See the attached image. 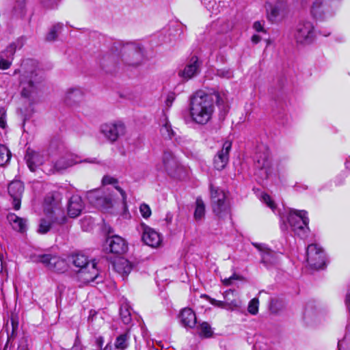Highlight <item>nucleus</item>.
Segmentation results:
<instances>
[{"mask_svg":"<svg viewBox=\"0 0 350 350\" xmlns=\"http://www.w3.org/2000/svg\"><path fill=\"white\" fill-rule=\"evenodd\" d=\"M260 37L258 35H254L252 37V41L255 43V44H257L258 42H260Z\"/></svg>","mask_w":350,"mask_h":350,"instance_id":"55","label":"nucleus"},{"mask_svg":"<svg viewBox=\"0 0 350 350\" xmlns=\"http://www.w3.org/2000/svg\"><path fill=\"white\" fill-rule=\"evenodd\" d=\"M11 323H12V334H10V336H9V338L15 336L16 332L18 329V321L14 317L11 318Z\"/></svg>","mask_w":350,"mask_h":350,"instance_id":"52","label":"nucleus"},{"mask_svg":"<svg viewBox=\"0 0 350 350\" xmlns=\"http://www.w3.org/2000/svg\"><path fill=\"white\" fill-rule=\"evenodd\" d=\"M267 10L268 19L271 22H274L280 14V8L278 5H272L269 4L267 6Z\"/></svg>","mask_w":350,"mask_h":350,"instance_id":"39","label":"nucleus"},{"mask_svg":"<svg viewBox=\"0 0 350 350\" xmlns=\"http://www.w3.org/2000/svg\"><path fill=\"white\" fill-rule=\"evenodd\" d=\"M25 38L21 37L10 44L0 53V69L5 70L10 68L14 59L16 49H21L25 43Z\"/></svg>","mask_w":350,"mask_h":350,"instance_id":"11","label":"nucleus"},{"mask_svg":"<svg viewBox=\"0 0 350 350\" xmlns=\"http://www.w3.org/2000/svg\"><path fill=\"white\" fill-rule=\"evenodd\" d=\"M63 196L60 191H55L48 193L44 200L43 208L46 215L64 216L62 211Z\"/></svg>","mask_w":350,"mask_h":350,"instance_id":"7","label":"nucleus"},{"mask_svg":"<svg viewBox=\"0 0 350 350\" xmlns=\"http://www.w3.org/2000/svg\"><path fill=\"white\" fill-rule=\"evenodd\" d=\"M120 315L124 324H129L131 322V312L127 306H122L120 307Z\"/></svg>","mask_w":350,"mask_h":350,"instance_id":"43","label":"nucleus"},{"mask_svg":"<svg viewBox=\"0 0 350 350\" xmlns=\"http://www.w3.org/2000/svg\"><path fill=\"white\" fill-rule=\"evenodd\" d=\"M176 98V94L174 92H170L167 94L165 103L167 107H170Z\"/></svg>","mask_w":350,"mask_h":350,"instance_id":"50","label":"nucleus"},{"mask_svg":"<svg viewBox=\"0 0 350 350\" xmlns=\"http://www.w3.org/2000/svg\"><path fill=\"white\" fill-rule=\"evenodd\" d=\"M103 185H111L114 189L118 191L122 197V209L124 212L127 211L126 194L125 191L119 186L118 180L112 176H103L102 179Z\"/></svg>","mask_w":350,"mask_h":350,"instance_id":"27","label":"nucleus"},{"mask_svg":"<svg viewBox=\"0 0 350 350\" xmlns=\"http://www.w3.org/2000/svg\"><path fill=\"white\" fill-rule=\"evenodd\" d=\"M253 245L260 252L262 263L268 266L276 262V253L268 248L265 244L256 243H253Z\"/></svg>","mask_w":350,"mask_h":350,"instance_id":"24","label":"nucleus"},{"mask_svg":"<svg viewBox=\"0 0 350 350\" xmlns=\"http://www.w3.org/2000/svg\"><path fill=\"white\" fill-rule=\"evenodd\" d=\"M160 131L163 137L165 138L172 139L174 135V132L167 118L164 119V122L161 126Z\"/></svg>","mask_w":350,"mask_h":350,"instance_id":"38","label":"nucleus"},{"mask_svg":"<svg viewBox=\"0 0 350 350\" xmlns=\"http://www.w3.org/2000/svg\"><path fill=\"white\" fill-rule=\"evenodd\" d=\"M101 350H111V346L107 345L104 349Z\"/></svg>","mask_w":350,"mask_h":350,"instance_id":"59","label":"nucleus"},{"mask_svg":"<svg viewBox=\"0 0 350 350\" xmlns=\"http://www.w3.org/2000/svg\"><path fill=\"white\" fill-rule=\"evenodd\" d=\"M90 202L103 211L108 212L116 205L113 194L104 195L100 191H92L88 194Z\"/></svg>","mask_w":350,"mask_h":350,"instance_id":"10","label":"nucleus"},{"mask_svg":"<svg viewBox=\"0 0 350 350\" xmlns=\"http://www.w3.org/2000/svg\"><path fill=\"white\" fill-rule=\"evenodd\" d=\"M340 343H338V349H339V350H340Z\"/></svg>","mask_w":350,"mask_h":350,"instance_id":"62","label":"nucleus"},{"mask_svg":"<svg viewBox=\"0 0 350 350\" xmlns=\"http://www.w3.org/2000/svg\"><path fill=\"white\" fill-rule=\"evenodd\" d=\"M234 279V277H230L229 278H226L224 280V284L226 285H230L231 284V280Z\"/></svg>","mask_w":350,"mask_h":350,"instance_id":"57","label":"nucleus"},{"mask_svg":"<svg viewBox=\"0 0 350 350\" xmlns=\"http://www.w3.org/2000/svg\"><path fill=\"white\" fill-rule=\"evenodd\" d=\"M11 153L6 146L0 145V166L6 164L10 159Z\"/></svg>","mask_w":350,"mask_h":350,"instance_id":"42","label":"nucleus"},{"mask_svg":"<svg viewBox=\"0 0 350 350\" xmlns=\"http://www.w3.org/2000/svg\"><path fill=\"white\" fill-rule=\"evenodd\" d=\"M329 34V33H328L327 34H324V36H327Z\"/></svg>","mask_w":350,"mask_h":350,"instance_id":"63","label":"nucleus"},{"mask_svg":"<svg viewBox=\"0 0 350 350\" xmlns=\"http://www.w3.org/2000/svg\"><path fill=\"white\" fill-rule=\"evenodd\" d=\"M100 64L107 72H112L116 70L117 57L114 54H106L100 60Z\"/></svg>","mask_w":350,"mask_h":350,"instance_id":"29","label":"nucleus"},{"mask_svg":"<svg viewBox=\"0 0 350 350\" xmlns=\"http://www.w3.org/2000/svg\"><path fill=\"white\" fill-rule=\"evenodd\" d=\"M232 294L233 291H226L224 295V301H219L208 296L207 298L209 302L216 307L225 308L227 310H232L233 308H238L239 306V301L235 299L230 300V299L228 297L230 295Z\"/></svg>","mask_w":350,"mask_h":350,"instance_id":"26","label":"nucleus"},{"mask_svg":"<svg viewBox=\"0 0 350 350\" xmlns=\"http://www.w3.org/2000/svg\"><path fill=\"white\" fill-rule=\"evenodd\" d=\"M129 335L124 333L117 337L115 342V347L120 350H124L129 346Z\"/></svg>","mask_w":350,"mask_h":350,"instance_id":"37","label":"nucleus"},{"mask_svg":"<svg viewBox=\"0 0 350 350\" xmlns=\"http://www.w3.org/2000/svg\"><path fill=\"white\" fill-rule=\"evenodd\" d=\"M144 49L138 44H127L122 49V61L128 66L133 67L139 66L144 59Z\"/></svg>","mask_w":350,"mask_h":350,"instance_id":"8","label":"nucleus"},{"mask_svg":"<svg viewBox=\"0 0 350 350\" xmlns=\"http://www.w3.org/2000/svg\"><path fill=\"white\" fill-rule=\"evenodd\" d=\"M70 350H82V345L78 338H76L75 343Z\"/></svg>","mask_w":350,"mask_h":350,"instance_id":"53","label":"nucleus"},{"mask_svg":"<svg viewBox=\"0 0 350 350\" xmlns=\"http://www.w3.org/2000/svg\"><path fill=\"white\" fill-rule=\"evenodd\" d=\"M258 304L259 301L257 298L252 299L250 302L247 308L248 312L251 314H256L258 311Z\"/></svg>","mask_w":350,"mask_h":350,"instance_id":"45","label":"nucleus"},{"mask_svg":"<svg viewBox=\"0 0 350 350\" xmlns=\"http://www.w3.org/2000/svg\"><path fill=\"white\" fill-rule=\"evenodd\" d=\"M215 75L221 78L228 79L233 77V72L229 68H220L216 70Z\"/></svg>","mask_w":350,"mask_h":350,"instance_id":"44","label":"nucleus"},{"mask_svg":"<svg viewBox=\"0 0 350 350\" xmlns=\"http://www.w3.org/2000/svg\"><path fill=\"white\" fill-rule=\"evenodd\" d=\"M24 189L23 183L18 180L12 181L8 186V191L12 200V205L15 210H19L21 208Z\"/></svg>","mask_w":350,"mask_h":350,"instance_id":"18","label":"nucleus"},{"mask_svg":"<svg viewBox=\"0 0 350 350\" xmlns=\"http://www.w3.org/2000/svg\"><path fill=\"white\" fill-rule=\"evenodd\" d=\"M254 28L256 31H264L263 26L260 21H256L254 23Z\"/></svg>","mask_w":350,"mask_h":350,"instance_id":"54","label":"nucleus"},{"mask_svg":"<svg viewBox=\"0 0 350 350\" xmlns=\"http://www.w3.org/2000/svg\"><path fill=\"white\" fill-rule=\"evenodd\" d=\"M196 328L200 337L209 338L211 337L213 334L210 324L207 322H202L198 325Z\"/></svg>","mask_w":350,"mask_h":350,"instance_id":"36","label":"nucleus"},{"mask_svg":"<svg viewBox=\"0 0 350 350\" xmlns=\"http://www.w3.org/2000/svg\"><path fill=\"white\" fill-rule=\"evenodd\" d=\"M171 219H172V218H171V217H170V219H168V218H167V221H168V222H170V221H171Z\"/></svg>","mask_w":350,"mask_h":350,"instance_id":"61","label":"nucleus"},{"mask_svg":"<svg viewBox=\"0 0 350 350\" xmlns=\"http://www.w3.org/2000/svg\"><path fill=\"white\" fill-rule=\"evenodd\" d=\"M4 266H5V262L3 261L2 254L0 253V272H1L3 271Z\"/></svg>","mask_w":350,"mask_h":350,"instance_id":"56","label":"nucleus"},{"mask_svg":"<svg viewBox=\"0 0 350 350\" xmlns=\"http://www.w3.org/2000/svg\"><path fill=\"white\" fill-rule=\"evenodd\" d=\"M84 162L95 163V162H96V159H85V160H84Z\"/></svg>","mask_w":350,"mask_h":350,"instance_id":"58","label":"nucleus"},{"mask_svg":"<svg viewBox=\"0 0 350 350\" xmlns=\"http://www.w3.org/2000/svg\"><path fill=\"white\" fill-rule=\"evenodd\" d=\"M205 215V204L200 197H198L196 200V207L194 211V219L200 221L204 217Z\"/></svg>","mask_w":350,"mask_h":350,"instance_id":"34","label":"nucleus"},{"mask_svg":"<svg viewBox=\"0 0 350 350\" xmlns=\"http://www.w3.org/2000/svg\"><path fill=\"white\" fill-rule=\"evenodd\" d=\"M72 263L76 267L79 268V269H82L91 263V262L88 261L87 257L83 254H75L71 256Z\"/></svg>","mask_w":350,"mask_h":350,"instance_id":"35","label":"nucleus"},{"mask_svg":"<svg viewBox=\"0 0 350 350\" xmlns=\"http://www.w3.org/2000/svg\"><path fill=\"white\" fill-rule=\"evenodd\" d=\"M162 162L163 171L169 175L174 173L179 175L183 172L187 174L189 173L190 170L183 165L175 154L168 148L163 151Z\"/></svg>","mask_w":350,"mask_h":350,"instance_id":"6","label":"nucleus"},{"mask_svg":"<svg viewBox=\"0 0 350 350\" xmlns=\"http://www.w3.org/2000/svg\"><path fill=\"white\" fill-rule=\"evenodd\" d=\"M293 36L297 44H311L315 38L313 24L308 21L299 22L295 27Z\"/></svg>","mask_w":350,"mask_h":350,"instance_id":"5","label":"nucleus"},{"mask_svg":"<svg viewBox=\"0 0 350 350\" xmlns=\"http://www.w3.org/2000/svg\"><path fill=\"white\" fill-rule=\"evenodd\" d=\"M105 250L110 253L122 255L128 250L126 241L120 236L114 235L106 240Z\"/></svg>","mask_w":350,"mask_h":350,"instance_id":"20","label":"nucleus"},{"mask_svg":"<svg viewBox=\"0 0 350 350\" xmlns=\"http://www.w3.org/2000/svg\"><path fill=\"white\" fill-rule=\"evenodd\" d=\"M84 208L83 202L81 196L78 195L72 196L68 203L67 211L70 217L75 218L78 217Z\"/></svg>","mask_w":350,"mask_h":350,"instance_id":"23","label":"nucleus"},{"mask_svg":"<svg viewBox=\"0 0 350 350\" xmlns=\"http://www.w3.org/2000/svg\"><path fill=\"white\" fill-rule=\"evenodd\" d=\"M79 157L70 152H66L63 156L53 162L51 172L53 173H63L65 170L72 166L75 163H81L78 160Z\"/></svg>","mask_w":350,"mask_h":350,"instance_id":"16","label":"nucleus"},{"mask_svg":"<svg viewBox=\"0 0 350 350\" xmlns=\"http://www.w3.org/2000/svg\"><path fill=\"white\" fill-rule=\"evenodd\" d=\"M42 80L43 77L38 70H25L20 81L22 96L31 98L36 95L40 89Z\"/></svg>","mask_w":350,"mask_h":350,"instance_id":"3","label":"nucleus"},{"mask_svg":"<svg viewBox=\"0 0 350 350\" xmlns=\"http://www.w3.org/2000/svg\"><path fill=\"white\" fill-rule=\"evenodd\" d=\"M142 240L146 245L152 247H157L161 242L159 233L148 226L144 227Z\"/></svg>","mask_w":350,"mask_h":350,"instance_id":"25","label":"nucleus"},{"mask_svg":"<svg viewBox=\"0 0 350 350\" xmlns=\"http://www.w3.org/2000/svg\"><path fill=\"white\" fill-rule=\"evenodd\" d=\"M36 260L44 264L49 269L55 272H64L67 269L66 261L57 256L42 254L37 256Z\"/></svg>","mask_w":350,"mask_h":350,"instance_id":"15","label":"nucleus"},{"mask_svg":"<svg viewBox=\"0 0 350 350\" xmlns=\"http://www.w3.org/2000/svg\"><path fill=\"white\" fill-rule=\"evenodd\" d=\"M48 218H42L40 219L38 232L40 234H46L50 230L55 228V225H62L66 221L65 216L59 217L57 215H46Z\"/></svg>","mask_w":350,"mask_h":350,"instance_id":"21","label":"nucleus"},{"mask_svg":"<svg viewBox=\"0 0 350 350\" xmlns=\"http://www.w3.org/2000/svg\"><path fill=\"white\" fill-rule=\"evenodd\" d=\"M25 0H18L13 7V14L17 16H23L25 13Z\"/></svg>","mask_w":350,"mask_h":350,"instance_id":"41","label":"nucleus"},{"mask_svg":"<svg viewBox=\"0 0 350 350\" xmlns=\"http://www.w3.org/2000/svg\"><path fill=\"white\" fill-rule=\"evenodd\" d=\"M306 260L314 269H323L325 266V254L323 250L317 244H310L306 250Z\"/></svg>","mask_w":350,"mask_h":350,"instance_id":"9","label":"nucleus"},{"mask_svg":"<svg viewBox=\"0 0 350 350\" xmlns=\"http://www.w3.org/2000/svg\"><path fill=\"white\" fill-rule=\"evenodd\" d=\"M77 277L84 284H89L90 282L98 284L103 280V277L99 273L96 267V263L94 261H92L86 267L79 269L77 271Z\"/></svg>","mask_w":350,"mask_h":350,"instance_id":"12","label":"nucleus"},{"mask_svg":"<svg viewBox=\"0 0 350 350\" xmlns=\"http://www.w3.org/2000/svg\"><path fill=\"white\" fill-rule=\"evenodd\" d=\"M60 0H41L42 5L49 9L55 8Z\"/></svg>","mask_w":350,"mask_h":350,"instance_id":"48","label":"nucleus"},{"mask_svg":"<svg viewBox=\"0 0 350 350\" xmlns=\"http://www.w3.org/2000/svg\"><path fill=\"white\" fill-rule=\"evenodd\" d=\"M46 154L44 151H36L28 148L26 150L25 159L31 172H35L36 169L42 165L46 160Z\"/></svg>","mask_w":350,"mask_h":350,"instance_id":"19","label":"nucleus"},{"mask_svg":"<svg viewBox=\"0 0 350 350\" xmlns=\"http://www.w3.org/2000/svg\"><path fill=\"white\" fill-rule=\"evenodd\" d=\"M63 24L57 23L54 25L48 33L46 40L47 41H54L58 35V33L62 29Z\"/></svg>","mask_w":350,"mask_h":350,"instance_id":"40","label":"nucleus"},{"mask_svg":"<svg viewBox=\"0 0 350 350\" xmlns=\"http://www.w3.org/2000/svg\"><path fill=\"white\" fill-rule=\"evenodd\" d=\"M254 165L257 169L264 170L266 175L271 173L269 171L271 165L270 151L266 145L261 144L257 147L254 156Z\"/></svg>","mask_w":350,"mask_h":350,"instance_id":"13","label":"nucleus"},{"mask_svg":"<svg viewBox=\"0 0 350 350\" xmlns=\"http://www.w3.org/2000/svg\"><path fill=\"white\" fill-rule=\"evenodd\" d=\"M7 126L6 124V111L4 108L0 109V126L5 129Z\"/></svg>","mask_w":350,"mask_h":350,"instance_id":"49","label":"nucleus"},{"mask_svg":"<svg viewBox=\"0 0 350 350\" xmlns=\"http://www.w3.org/2000/svg\"><path fill=\"white\" fill-rule=\"evenodd\" d=\"M211 207L213 213L221 219L230 215V203L224 189L216 185L215 180L210 181Z\"/></svg>","mask_w":350,"mask_h":350,"instance_id":"2","label":"nucleus"},{"mask_svg":"<svg viewBox=\"0 0 350 350\" xmlns=\"http://www.w3.org/2000/svg\"><path fill=\"white\" fill-rule=\"evenodd\" d=\"M29 62H32V60H30ZM29 63V61H27V62L25 64H24V66L27 65V64Z\"/></svg>","mask_w":350,"mask_h":350,"instance_id":"60","label":"nucleus"},{"mask_svg":"<svg viewBox=\"0 0 350 350\" xmlns=\"http://www.w3.org/2000/svg\"><path fill=\"white\" fill-rule=\"evenodd\" d=\"M327 5V0H316L312 6L311 13L317 19L323 17L324 8Z\"/></svg>","mask_w":350,"mask_h":350,"instance_id":"33","label":"nucleus"},{"mask_svg":"<svg viewBox=\"0 0 350 350\" xmlns=\"http://www.w3.org/2000/svg\"><path fill=\"white\" fill-rule=\"evenodd\" d=\"M261 200L262 201L265 203L272 210H274L275 208V205L274 202L271 200V197L266 193H263L261 196Z\"/></svg>","mask_w":350,"mask_h":350,"instance_id":"46","label":"nucleus"},{"mask_svg":"<svg viewBox=\"0 0 350 350\" xmlns=\"http://www.w3.org/2000/svg\"><path fill=\"white\" fill-rule=\"evenodd\" d=\"M113 267L115 270L124 275H127L131 272L132 267L129 262L124 258L118 259L113 263Z\"/></svg>","mask_w":350,"mask_h":350,"instance_id":"32","label":"nucleus"},{"mask_svg":"<svg viewBox=\"0 0 350 350\" xmlns=\"http://www.w3.org/2000/svg\"><path fill=\"white\" fill-rule=\"evenodd\" d=\"M83 96V91L79 88H72L67 90L65 101L68 105H73L79 102Z\"/></svg>","mask_w":350,"mask_h":350,"instance_id":"30","label":"nucleus"},{"mask_svg":"<svg viewBox=\"0 0 350 350\" xmlns=\"http://www.w3.org/2000/svg\"><path fill=\"white\" fill-rule=\"evenodd\" d=\"M287 220L294 232L301 238L307 235L308 230V218L306 211H291Z\"/></svg>","mask_w":350,"mask_h":350,"instance_id":"4","label":"nucleus"},{"mask_svg":"<svg viewBox=\"0 0 350 350\" xmlns=\"http://www.w3.org/2000/svg\"><path fill=\"white\" fill-rule=\"evenodd\" d=\"M100 132L110 142H116L125 133V126L120 121L105 123L101 125Z\"/></svg>","mask_w":350,"mask_h":350,"instance_id":"14","label":"nucleus"},{"mask_svg":"<svg viewBox=\"0 0 350 350\" xmlns=\"http://www.w3.org/2000/svg\"><path fill=\"white\" fill-rule=\"evenodd\" d=\"M201 63L198 57L193 56L190 58L185 68L179 72V76L185 80H189L200 73Z\"/></svg>","mask_w":350,"mask_h":350,"instance_id":"22","label":"nucleus"},{"mask_svg":"<svg viewBox=\"0 0 350 350\" xmlns=\"http://www.w3.org/2000/svg\"><path fill=\"white\" fill-rule=\"evenodd\" d=\"M139 211L144 218H148L151 215L150 208L146 204H141Z\"/></svg>","mask_w":350,"mask_h":350,"instance_id":"47","label":"nucleus"},{"mask_svg":"<svg viewBox=\"0 0 350 350\" xmlns=\"http://www.w3.org/2000/svg\"><path fill=\"white\" fill-rule=\"evenodd\" d=\"M232 148V142L226 141L221 148L218 150L213 159L215 169L220 171L224 169L229 161V154Z\"/></svg>","mask_w":350,"mask_h":350,"instance_id":"17","label":"nucleus"},{"mask_svg":"<svg viewBox=\"0 0 350 350\" xmlns=\"http://www.w3.org/2000/svg\"><path fill=\"white\" fill-rule=\"evenodd\" d=\"M8 219L14 230L21 232H23L26 230V219L19 217L14 213H10L8 215Z\"/></svg>","mask_w":350,"mask_h":350,"instance_id":"31","label":"nucleus"},{"mask_svg":"<svg viewBox=\"0 0 350 350\" xmlns=\"http://www.w3.org/2000/svg\"><path fill=\"white\" fill-rule=\"evenodd\" d=\"M201 2L206 7L207 9H213L217 3V0H200ZM220 1V0H218Z\"/></svg>","mask_w":350,"mask_h":350,"instance_id":"51","label":"nucleus"},{"mask_svg":"<svg viewBox=\"0 0 350 350\" xmlns=\"http://www.w3.org/2000/svg\"><path fill=\"white\" fill-rule=\"evenodd\" d=\"M215 103L221 110L220 117L224 118L229 108L224 94L221 95L216 92L206 93L203 90L196 92L191 98L190 103L192 120L198 124H206L212 118Z\"/></svg>","mask_w":350,"mask_h":350,"instance_id":"1","label":"nucleus"},{"mask_svg":"<svg viewBox=\"0 0 350 350\" xmlns=\"http://www.w3.org/2000/svg\"><path fill=\"white\" fill-rule=\"evenodd\" d=\"M180 318L182 325L186 327L193 328L196 325V314L191 308H184Z\"/></svg>","mask_w":350,"mask_h":350,"instance_id":"28","label":"nucleus"}]
</instances>
